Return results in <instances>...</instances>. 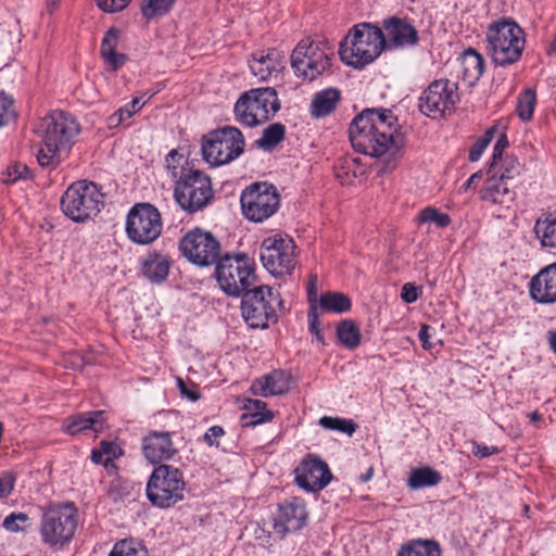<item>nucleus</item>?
<instances>
[{"label": "nucleus", "mask_w": 556, "mask_h": 556, "mask_svg": "<svg viewBox=\"0 0 556 556\" xmlns=\"http://www.w3.org/2000/svg\"><path fill=\"white\" fill-rule=\"evenodd\" d=\"M386 38L381 27L370 23L354 25L340 45L342 62L362 68L377 59L386 49Z\"/></svg>", "instance_id": "20e7f679"}, {"label": "nucleus", "mask_w": 556, "mask_h": 556, "mask_svg": "<svg viewBox=\"0 0 556 556\" xmlns=\"http://www.w3.org/2000/svg\"><path fill=\"white\" fill-rule=\"evenodd\" d=\"M42 139L37 161L42 167H55L61 162V152L73 144L80 127L76 118L64 111H53L40 119L36 130Z\"/></svg>", "instance_id": "f03ea898"}, {"label": "nucleus", "mask_w": 556, "mask_h": 556, "mask_svg": "<svg viewBox=\"0 0 556 556\" xmlns=\"http://www.w3.org/2000/svg\"><path fill=\"white\" fill-rule=\"evenodd\" d=\"M401 298L407 304L414 303L419 298V291L413 283H405L402 287Z\"/></svg>", "instance_id": "bf43d9fd"}, {"label": "nucleus", "mask_w": 556, "mask_h": 556, "mask_svg": "<svg viewBox=\"0 0 556 556\" xmlns=\"http://www.w3.org/2000/svg\"><path fill=\"white\" fill-rule=\"evenodd\" d=\"M100 448L105 456L103 460L105 469L110 470V468H115L113 460L123 455V450L116 443L111 441H101Z\"/></svg>", "instance_id": "a18cd8bd"}, {"label": "nucleus", "mask_w": 556, "mask_h": 556, "mask_svg": "<svg viewBox=\"0 0 556 556\" xmlns=\"http://www.w3.org/2000/svg\"><path fill=\"white\" fill-rule=\"evenodd\" d=\"M508 147V139L505 134H502L493 149L492 162L489 166V172H494L498 167V162L502 161L503 152Z\"/></svg>", "instance_id": "3c124183"}, {"label": "nucleus", "mask_w": 556, "mask_h": 556, "mask_svg": "<svg viewBox=\"0 0 556 556\" xmlns=\"http://www.w3.org/2000/svg\"><path fill=\"white\" fill-rule=\"evenodd\" d=\"M286 137V127L281 123L267 126L262 137L254 141V146L263 151L271 152Z\"/></svg>", "instance_id": "473e14b6"}, {"label": "nucleus", "mask_w": 556, "mask_h": 556, "mask_svg": "<svg viewBox=\"0 0 556 556\" xmlns=\"http://www.w3.org/2000/svg\"><path fill=\"white\" fill-rule=\"evenodd\" d=\"M178 159L182 161V155L172 150L166 155L167 169L172 177L176 179L174 188V198L177 204L188 213H195L203 210L213 199V188L211 178L203 172L181 166L178 168L173 163Z\"/></svg>", "instance_id": "7ed1b4c3"}, {"label": "nucleus", "mask_w": 556, "mask_h": 556, "mask_svg": "<svg viewBox=\"0 0 556 556\" xmlns=\"http://www.w3.org/2000/svg\"><path fill=\"white\" fill-rule=\"evenodd\" d=\"M464 75L469 80H478L484 72V61L480 53L469 48L463 54Z\"/></svg>", "instance_id": "c9c22d12"}, {"label": "nucleus", "mask_w": 556, "mask_h": 556, "mask_svg": "<svg viewBox=\"0 0 556 556\" xmlns=\"http://www.w3.org/2000/svg\"><path fill=\"white\" fill-rule=\"evenodd\" d=\"M397 118L388 109H365L357 114L349 128L352 147L361 153L379 157L387 152H397L394 125Z\"/></svg>", "instance_id": "f257e3e1"}, {"label": "nucleus", "mask_w": 556, "mask_h": 556, "mask_svg": "<svg viewBox=\"0 0 556 556\" xmlns=\"http://www.w3.org/2000/svg\"><path fill=\"white\" fill-rule=\"evenodd\" d=\"M497 176L507 182L520 173V164L515 157H506L501 161L500 168L496 167Z\"/></svg>", "instance_id": "c03bdc74"}, {"label": "nucleus", "mask_w": 556, "mask_h": 556, "mask_svg": "<svg viewBox=\"0 0 556 556\" xmlns=\"http://www.w3.org/2000/svg\"><path fill=\"white\" fill-rule=\"evenodd\" d=\"M307 319H308V330L311 333H317L319 328V314H318V305L312 304L308 308L307 313Z\"/></svg>", "instance_id": "4d7b16f0"}, {"label": "nucleus", "mask_w": 556, "mask_h": 556, "mask_svg": "<svg viewBox=\"0 0 556 556\" xmlns=\"http://www.w3.org/2000/svg\"><path fill=\"white\" fill-rule=\"evenodd\" d=\"M174 3L175 0H142L141 13L147 20H153L167 14Z\"/></svg>", "instance_id": "e433bc0d"}, {"label": "nucleus", "mask_w": 556, "mask_h": 556, "mask_svg": "<svg viewBox=\"0 0 556 556\" xmlns=\"http://www.w3.org/2000/svg\"><path fill=\"white\" fill-rule=\"evenodd\" d=\"M306 519L307 511L304 502L300 498H293L279 505L274 519V532L282 539L287 533L302 529Z\"/></svg>", "instance_id": "aec40b11"}, {"label": "nucleus", "mask_w": 556, "mask_h": 556, "mask_svg": "<svg viewBox=\"0 0 556 556\" xmlns=\"http://www.w3.org/2000/svg\"><path fill=\"white\" fill-rule=\"evenodd\" d=\"M78 510L74 503L53 504L42 508L39 533L43 544L62 548L74 538Z\"/></svg>", "instance_id": "39448f33"}, {"label": "nucleus", "mask_w": 556, "mask_h": 556, "mask_svg": "<svg viewBox=\"0 0 556 556\" xmlns=\"http://www.w3.org/2000/svg\"><path fill=\"white\" fill-rule=\"evenodd\" d=\"M441 480L442 476L438 470L429 466H424L412 469L407 480V485L412 490H419L435 486L441 482Z\"/></svg>", "instance_id": "2f4dec72"}, {"label": "nucleus", "mask_w": 556, "mask_h": 556, "mask_svg": "<svg viewBox=\"0 0 556 556\" xmlns=\"http://www.w3.org/2000/svg\"><path fill=\"white\" fill-rule=\"evenodd\" d=\"M319 425L328 430H336L348 435H352L357 425L352 419H343L339 417L324 416L319 419Z\"/></svg>", "instance_id": "4c0bfd02"}, {"label": "nucleus", "mask_w": 556, "mask_h": 556, "mask_svg": "<svg viewBox=\"0 0 556 556\" xmlns=\"http://www.w3.org/2000/svg\"><path fill=\"white\" fill-rule=\"evenodd\" d=\"M280 108V100L275 88H253L239 97L233 106V114L239 124L256 127L271 119Z\"/></svg>", "instance_id": "0eeeda50"}, {"label": "nucleus", "mask_w": 556, "mask_h": 556, "mask_svg": "<svg viewBox=\"0 0 556 556\" xmlns=\"http://www.w3.org/2000/svg\"><path fill=\"white\" fill-rule=\"evenodd\" d=\"M179 250L189 262L201 267L216 264L220 258L218 240L211 232L199 228L181 238Z\"/></svg>", "instance_id": "f3484780"}, {"label": "nucleus", "mask_w": 556, "mask_h": 556, "mask_svg": "<svg viewBox=\"0 0 556 556\" xmlns=\"http://www.w3.org/2000/svg\"><path fill=\"white\" fill-rule=\"evenodd\" d=\"M325 41L302 39L291 55V66L298 77L314 80L331 66L334 55Z\"/></svg>", "instance_id": "f8f14e48"}, {"label": "nucleus", "mask_w": 556, "mask_h": 556, "mask_svg": "<svg viewBox=\"0 0 556 556\" xmlns=\"http://www.w3.org/2000/svg\"><path fill=\"white\" fill-rule=\"evenodd\" d=\"M469 444L471 446L472 455L480 459L489 457L494 454H497L500 452L496 446H488L485 444L478 443L476 441H470Z\"/></svg>", "instance_id": "864d4df0"}, {"label": "nucleus", "mask_w": 556, "mask_h": 556, "mask_svg": "<svg viewBox=\"0 0 556 556\" xmlns=\"http://www.w3.org/2000/svg\"><path fill=\"white\" fill-rule=\"evenodd\" d=\"M536 98L532 89H527L518 97L517 112L522 121H530L533 115Z\"/></svg>", "instance_id": "ea45409f"}, {"label": "nucleus", "mask_w": 556, "mask_h": 556, "mask_svg": "<svg viewBox=\"0 0 556 556\" xmlns=\"http://www.w3.org/2000/svg\"><path fill=\"white\" fill-rule=\"evenodd\" d=\"M418 220L420 223H433L440 228L447 227L451 224L450 216L434 207L424 208L419 214Z\"/></svg>", "instance_id": "a19ab883"}, {"label": "nucleus", "mask_w": 556, "mask_h": 556, "mask_svg": "<svg viewBox=\"0 0 556 556\" xmlns=\"http://www.w3.org/2000/svg\"><path fill=\"white\" fill-rule=\"evenodd\" d=\"M216 279L225 293L239 296L255 283L254 262L244 253L226 254L216 263Z\"/></svg>", "instance_id": "9b49d317"}, {"label": "nucleus", "mask_w": 556, "mask_h": 556, "mask_svg": "<svg viewBox=\"0 0 556 556\" xmlns=\"http://www.w3.org/2000/svg\"><path fill=\"white\" fill-rule=\"evenodd\" d=\"M144 457L152 464L172 459L178 450L167 431H151L142 440Z\"/></svg>", "instance_id": "4be33fe9"}, {"label": "nucleus", "mask_w": 556, "mask_h": 556, "mask_svg": "<svg viewBox=\"0 0 556 556\" xmlns=\"http://www.w3.org/2000/svg\"><path fill=\"white\" fill-rule=\"evenodd\" d=\"M109 556H148V551L132 540H122L114 544Z\"/></svg>", "instance_id": "58836bf2"}, {"label": "nucleus", "mask_w": 556, "mask_h": 556, "mask_svg": "<svg viewBox=\"0 0 556 556\" xmlns=\"http://www.w3.org/2000/svg\"><path fill=\"white\" fill-rule=\"evenodd\" d=\"M119 30L112 27L106 33L101 43V55L111 54L118 45Z\"/></svg>", "instance_id": "09e8293b"}, {"label": "nucleus", "mask_w": 556, "mask_h": 556, "mask_svg": "<svg viewBox=\"0 0 556 556\" xmlns=\"http://www.w3.org/2000/svg\"><path fill=\"white\" fill-rule=\"evenodd\" d=\"M186 482L182 472L166 464L156 466L147 483V497L153 506L169 508L184 500Z\"/></svg>", "instance_id": "9d476101"}, {"label": "nucleus", "mask_w": 556, "mask_h": 556, "mask_svg": "<svg viewBox=\"0 0 556 556\" xmlns=\"http://www.w3.org/2000/svg\"><path fill=\"white\" fill-rule=\"evenodd\" d=\"M341 99V92L337 88H327L317 92L311 104V114L316 118L331 114Z\"/></svg>", "instance_id": "c85d7f7f"}, {"label": "nucleus", "mask_w": 556, "mask_h": 556, "mask_svg": "<svg viewBox=\"0 0 556 556\" xmlns=\"http://www.w3.org/2000/svg\"><path fill=\"white\" fill-rule=\"evenodd\" d=\"M102 58L115 71L121 68L127 60V56L124 53H118L116 51L111 54L103 55Z\"/></svg>", "instance_id": "052dcab7"}, {"label": "nucleus", "mask_w": 556, "mask_h": 556, "mask_svg": "<svg viewBox=\"0 0 556 556\" xmlns=\"http://www.w3.org/2000/svg\"><path fill=\"white\" fill-rule=\"evenodd\" d=\"M244 136L235 126L218 127L202 138L201 153L203 160L212 166L231 163L243 154Z\"/></svg>", "instance_id": "6e6552de"}, {"label": "nucleus", "mask_w": 556, "mask_h": 556, "mask_svg": "<svg viewBox=\"0 0 556 556\" xmlns=\"http://www.w3.org/2000/svg\"><path fill=\"white\" fill-rule=\"evenodd\" d=\"M289 389L288 376L283 371H274L255 381L252 390L262 396L281 395Z\"/></svg>", "instance_id": "cd10ccee"}, {"label": "nucleus", "mask_w": 556, "mask_h": 556, "mask_svg": "<svg viewBox=\"0 0 556 556\" xmlns=\"http://www.w3.org/2000/svg\"><path fill=\"white\" fill-rule=\"evenodd\" d=\"M332 473L320 457L308 454L295 469V481L300 488L307 492H318L331 481Z\"/></svg>", "instance_id": "6ab92c4d"}, {"label": "nucleus", "mask_w": 556, "mask_h": 556, "mask_svg": "<svg viewBox=\"0 0 556 556\" xmlns=\"http://www.w3.org/2000/svg\"><path fill=\"white\" fill-rule=\"evenodd\" d=\"M440 544L435 540L414 539L403 544L396 556H441Z\"/></svg>", "instance_id": "c756f323"}, {"label": "nucleus", "mask_w": 556, "mask_h": 556, "mask_svg": "<svg viewBox=\"0 0 556 556\" xmlns=\"http://www.w3.org/2000/svg\"><path fill=\"white\" fill-rule=\"evenodd\" d=\"M240 204L242 214L248 220L263 223L277 213L280 206V194L271 184L254 182L241 192Z\"/></svg>", "instance_id": "4468645a"}, {"label": "nucleus", "mask_w": 556, "mask_h": 556, "mask_svg": "<svg viewBox=\"0 0 556 556\" xmlns=\"http://www.w3.org/2000/svg\"><path fill=\"white\" fill-rule=\"evenodd\" d=\"M317 282H318L317 275L311 274L309 279H308V285H307V300H308L309 306H312V304H318V302H319Z\"/></svg>", "instance_id": "13d9d810"}, {"label": "nucleus", "mask_w": 556, "mask_h": 556, "mask_svg": "<svg viewBox=\"0 0 556 556\" xmlns=\"http://www.w3.org/2000/svg\"><path fill=\"white\" fill-rule=\"evenodd\" d=\"M28 521L29 517L27 514L12 513L4 518L2 527L9 532H21L26 530Z\"/></svg>", "instance_id": "79ce46f5"}, {"label": "nucleus", "mask_w": 556, "mask_h": 556, "mask_svg": "<svg viewBox=\"0 0 556 556\" xmlns=\"http://www.w3.org/2000/svg\"><path fill=\"white\" fill-rule=\"evenodd\" d=\"M529 292L536 303H556V263L544 267L532 277Z\"/></svg>", "instance_id": "5701e85b"}, {"label": "nucleus", "mask_w": 556, "mask_h": 556, "mask_svg": "<svg viewBox=\"0 0 556 556\" xmlns=\"http://www.w3.org/2000/svg\"><path fill=\"white\" fill-rule=\"evenodd\" d=\"M144 96L146 94H143L142 97L134 98L125 106L119 108L117 110L118 113H121V115L125 122L128 121L129 118H131L136 113H138L143 108V105L147 103V101L152 97V96H148L147 99L143 100Z\"/></svg>", "instance_id": "de8ad7c7"}, {"label": "nucleus", "mask_w": 556, "mask_h": 556, "mask_svg": "<svg viewBox=\"0 0 556 556\" xmlns=\"http://www.w3.org/2000/svg\"><path fill=\"white\" fill-rule=\"evenodd\" d=\"M337 337L340 343L350 350L357 348L362 338L357 324L352 319H344L338 324Z\"/></svg>", "instance_id": "f704fd0d"}, {"label": "nucleus", "mask_w": 556, "mask_h": 556, "mask_svg": "<svg viewBox=\"0 0 556 556\" xmlns=\"http://www.w3.org/2000/svg\"><path fill=\"white\" fill-rule=\"evenodd\" d=\"M483 149H481L479 146H477V143H475L471 148H470V151H469V160L471 162H477L482 153H483Z\"/></svg>", "instance_id": "774afa93"}, {"label": "nucleus", "mask_w": 556, "mask_h": 556, "mask_svg": "<svg viewBox=\"0 0 556 556\" xmlns=\"http://www.w3.org/2000/svg\"><path fill=\"white\" fill-rule=\"evenodd\" d=\"M14 100L4 91H0V127L8 125L15 118Z\"/></svg>", "instance_id": "37998d69"}, {"label": "nucleus", "mask_w": 556, "mask_h": 556, "mask_svg": "<svg viewBox=\"0 0 556 556\" xmlns=\"http://www.w3.org/2000/svg\"><path fill=\"white\" fill-rule=\"evenodd\" d=\"M491 177L485 181L484 187L480 191V197L484 201H490L494 204L508 206L514 202L516 193L510 189L508 182L497 176L496 169L489 172Z\"/></svg>", "instance_id": "393cba45"}, {"label": "nucleus", "mask_w": 556, "mask_h": 556, "mask_svg": "<svg viewBox=\"0 0 556 556\" xmlns=\"http://www.w3.org/2000/svg\"><path fill=\"white\" fill-rule=\"evenodd\" d=\"M386 49L410 47L418 43V31L407 18L391 16L382 21Z\"/></svg>", "instance_id": "412c9836"}, {"label": "nucleus", "mask_w": 556, "mask_h": 556, "mask_svg": "<svg viewBox=\"0 0 556 556\" xmlns=\"http://www.w3.org/2000/svg\"><path fill=\"white\" fill-rule=\"evenodd\" d=\"M432 331H434V330L429 325H422L420 330H419L418 338L421 341V345H422L424 350L429 351L433 346L432 342L430 341V338L432 336V333H431Z\"/></svg>", "instance_id": "680f3d73"}, {"label": "nucleus", "mask_w": 556, "mask_h": 556, "mask_svg": "<svg viewBox=\"0 0 556 556\" xmlns=\"http://www.w3.org/2000/svg\"><path fill=\"white\" fill-rule=\"evenodd\" d=\"M483 175L481 170L473 173L469 179L460 187V191L466 192L473 184L480 181Z\"/></svg>", "instance_id": "338daca9"}, {"label": "nucleus", "mask_w": 556, "mask_h": 556, "mask_svg": "<svg viewBox=\"0 0 556 556\" xmlns=\"http://www.w3.org/2000/svg\"><path fill=\"white\" fill-rule=\"evenodd\" d=\"M283 59L282 52L273 48L254 53L249 66L252 74L264 81L273 75L277 76L285 68Z\"/></svg>", "instance_id": "b1692460"}, {"label": "nucleus", "mask_w": 556, "mask_h": 556, "mask_svg": "<svg viewBox=\"0 0 556 556\" xmlns=\"http://www.w3.org/2000/svg\"><path fill=\"white\" fill-rule=\"evenodd\" d=\"M318 308L338 314L346 313L352 307L351 299L341 292H326L319 298Z\"/></svg>", "instance_id": "72a5a7b5"}, {"label": "nucleus", "mask_w": 556, "mask_h": 556, "mask_svg": "<svg viewBox=\"0 0 556 556\" xmlns=\"http://www.w3.org/2000/svg\"><path fill=\"white\" fill-rule=\"evenodd\" d=\"M104 205V194L94 182H73L61 197L62 212L75 223L97 216Z\"/></svg>", "instance_id": "1a4fd4ad"}, {"label": "nucleus", "mask_w": 556, "mask_h": 556, "mask_svg": "<svg viewBox=\"0 0 556 556\" xmlns=\"http://www.w3.org/2000/svg\"><path fill=\"white\" fill-rule=\"evenodd\" d=\"M131 0H96L97 5L106 13H115L124 10Z\"/></svg>", "instance_id": "603ef678"}, {"label": "nucleus", "mask_w": 556, "mask_h": 556, "mask_svg": "<svg viewBox=\"0 0 556 556\" xmlns=\"http://www.w3.org/2000/svg\"><path fill=\"white\" fill-rule=\"evenodd\" d=\"M169 268L168 256L157 252L148 253L141 263V274L152 283L163 282L168 276Z\"/></svg>", "instance_id": "bb28decb"}, {"label": "nucleus", "mask_w": 556, "mask_h": 556, "mask_svg": "<svg viewBox=\"0 0 556 556\" xmlns=\"http://www.w3.org/2000/svg\"><path fill=\"white\" fill-rule=\"evenodd\" d=\"M486 41L492 61L498 66L516 63L522 54L526 42L522 28L509 18L490 24Z\"/></svg>", "instance_id": "423d86ee"}, {"label": "nucleus", "mask_w": 556, "mask_h": 556, "mask_svg": "<svg viewBox=\"0 0 556 556\" xmlns=\"http://www.w3.org/2000/svg\"><path fill=\"white\" fill-rule=\"evenodd\" d=\"M295 244L288 237L274 236L263 240L260 257L263 266L275 277L290 275L295 266Z\"/></svg>", "instance_id": "dca6fc26"}, {"label": "nucleus", "mask_w": 556, "mask_h": 556, "mask_svg": "<svg viewBox=\"0 0 556 556\" xmlns=\"http://www.w3.org/2000/svg\"><path fill=\"white\" fill-rule=\"evenodd\" d=\"M534 232L543 248L556 249V215L547 213L540 216Z\"/></svg>", "instance_id": "7c9ffc66"}, {"label": "nucleus", "mask_w": 556, "mask_h": 556, "mask_svg": "<svg viewBox=\"0 0 556 556\" xmlns=\"http://www.w3.org/2000/svg\"><path fill=\"white\" fill-rule=\"evenodd\" d=\"M273 417L274 414L267 409L262 412L244 413L241 415V422L243 427H253L263 422L270 421Z\"/></svg>", "instance_id": "49530a36"}, {"label": "nucleus", "mask_w": 556, "mask_h": 556, "mask_svg": "<svg viewBox=\"0 0 556 556\" xmlns=\"http://www.w3.org/2000/svg\"><path fill=\"white\" fill-rule=\"evenodd\" d=\"M178 386L181 394L191 400L192 402L197 401L200 397L198 392L188 390L187 386L181 379H178Z\"/></svg>", "instance_id": "69168bd1"}, {"label": "nucleus", "mask_w": 556, "mask_h": 556, "mask_svg": "<svg viewBox=\"0 0 556 556\" xmlns=\"http://www.w3.org/2000/svg\"><path fill=\"white\" fill-rule=\"evenodd\" d=\"M29 170L25 164L14 163L8 167L7 177L3 179L5 184H14L20 179L28 177Z\"/></svg>", "instance_id": "8fccbe9b"}, {"label": "nucleus", "mask_w": 556, "mask_h": 556, "mask_svg": "<svg viewBox=\"0 0 556 556\" xmlns=\"http://www.w3.org/2000/svg\"><path fill=\"white\" fill-rule=\"evenodd\" d=\"M161 213L151 203H138L128 213L126 232L137 244H150L162 233Z\"/></svg>", "instance_id": "2eb2a0df"}, {"label": "nucleus", "mask_w": 556, "mask_h": 556, "mask_svg": "<svg viewBox=\"0 0 556 556\" xmlns=\"http://www.w3.org/2000/svg\"><path fill=\"white\" fill-rule=\"evenodd\" d=\"M225 434V430L220 426H212L203 435V441L208 446H219L218 439Z\"/></svg>", "instance_id": "6e6d98bb"}, {"label": "nucleus", "mask_w": 556, "mask_h": 556, "mask_svg": "<svg viewBox=\"0 0 556 556\" xmlns=\"http://www.w3.org/2000/svg\"><path fill=\"white\" fill-rule=\"evenodd\" d=\"M244 407L248 413L262 412L266 409V403L261 400H248Z\"/></svg>", "instance_id": "0e129e2a"}, {"label": "nucleus", "mask_w": 556, "mask_h": 556, "mask_svg": "<svg viewBox=\"0 0 556 556\" xmlns=\"http://www.w3.org/2000/svg\"><path fill=\"white\" fill-rule=\"evenodd\" d=\"M124 123H125V121L122 117L121 113H118V111H115L113 114H111L106 118V126L110 129H115V128L119 127L121 125H124Z\"/></svg>", "instance_id": "e2e57ef3"}, {"label": "nucleus", "mask_w": 556, "mask_h": 556, "mask_svg": "<svg viewBox=\"0 0 556 556\" xmlns=\"http://www.w3.org/2000/svg\"><path fill=\"white\" fill-rule=\"evenodd\" d=\"M241 312L245 323L251 328H267L270 323L278 319L274 302L280 307L283 301L274 294L271 288L258 286L245 290L242 294Z\"/></svg>", "instance_id": "ddd939ff"}, {"label": "nucleus", "mask_w": 556, "mask_h": 556, "mask_svg": "<svg viewBox=\"0 0 556 556\" xmlns=\"http://www.w3.org/2000/svg\"><path fill=\"white\" fill-rule=\"evenodd\" d=\"M457 89V84L448 79L432 81L419 97V111L432 118L441 117L459 101Z\"/></svg>", "instance_id": "a211bd4d"}, {"label": "nucleus", "mask_w": 556, "mask_h": 556, "mask_svg": "<svg viewBox=\"0 0 556 556\" xmlns=\"http://www.w3.org/2000/svg\"><path fill=\"white\" fill-rule=\"evenodd\" d=\"M15 477L11 472H4L0 476V500L5 498L14 489Z\"/></svg>", "instance_id": "5fc2aeb1"}, {"label": "nucleus", "mask_w": 556, "mask_h": 556, "mask_svg": "<svg viewBox=\"0 0 556 556\" xmlns=\"http://www.w3.org/2000/svg\"><path fill=\"white\" fill-rule=\"evenodd\" d=\"M105 425V417L103 410H93L88 413H80L77 415H73L67 417L63 421V430L71 434L75 435L86 430H92L94 432H100Z\"/></svg>", "instance_id": "a878e982"}]
</instances>
